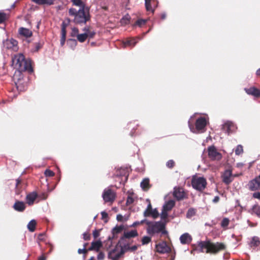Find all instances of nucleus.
Masks as SVG:
<instances>
[{"label": "nucleus", "mask_w": 260, "mask_h": 260, "mask_svg": "<svg viewBox=\"0 0 260 260\" xmlns=\"http://www.w3.org/2000/svg\"><path fill=\"white\" fill-rule=\"evenodd\" d=\"M69 15L74 16V22L76 24H85L90 19V15L87 8L83 6L78 10L75 8H70L69 10Z\"/></svg>", "instance_id": "1"}, {"label": "nucleus", "mask_w": 260, "mask_h": 260, "mask_svg": "<svg viewBox=\"0 0 260 260\" xmlns=\"http://www.w3.org/2000/svg\"><path fill=\"white\" fill-rule=\"evenodd\" d=\"M13 64L19 72H32V68L30 60L25 59L23 54L19 53L15 55L12 58Z\"/></svg>", "instance_id": "2"}, {"label": "nucleus", "mask_w": 260, "mask_h": 260, "mask_svg": "<svg viewBox=\"0 0 260 260\" xmlns=\"http://www.w3.org/2000/svg\"><path fill=\"white\" fill-rule=\"evenodd\" d=\"M146 224L148 225L147 232L150 235L160 232L163 235L167 234V232L165 230V223L161 221H150L147 220Z\"/></svg>", "instance_id": "3"}, {"label": "nucleus", "mask_w": 260, "mask_h": 260, "mask_svg": "<svg viewBox=\"0 0 260 260\" xmlns=\"http://www.w3.org/2000/svg\"><path fill=\"white\" fill-rule=\"evenodd\" d=\"M199 246L201 248L202 251L206 249V253H216L220 250L224 248V245L222 243H213L209 241H201L199 243Z\"/></svg>", "instance_id": "4"}, {"label": "nucleus", "mask_w": 260, "mask_h": 260, "mask_svg": "<svg viewBox=\"0 0 260 260\" xmlns=\"http://www.w3.org/2000/svg\"><path fill=\"white\" fill-rule=\"evenodd\" d=\"M193 117H190L188 121V126L190 131L193 133H202L205 131V127L207 125V121L205 117H200L196 120V127H194L192 122H191Z\"/></svg>", "instance_id": "5"}, {"label": "nucleus", "mask_w": 260, "mask_h": 260, "mask_svg": "<svg viewBox=\"0 0 260 260\" xmlns=\"http://www.w3.org/2000/svg\"><path fill=\"white\" fill-rule=\"evenodd\" d=\"M191 184L192 187L195 189L202 191L205 188L207 182L204 177L193 178L191 181Z\"/></svg>", "instance_id": "6"}, {"label": "nucleus", "mask_w": 260, "mask_h": 260, "mask_svg": "<svg viewBox=\"0 0 260 260\" xmlns=\"http://www.w3.org/2000/svg\"><path fill=\"white\" fill-rule=\"evenodd\" d=\"M102 198L105 203H113L116 198L115 192L110 188H105L102 193Z\"/></svg>", "instance_id": "7"}, {"label": "nucleus", "mask_w": 260, "mask_h": 260, "mask_svg": "<svg viewBox=\"0 0 260 260\" xmlns=\"http://www.w3.org/2000/svg\"><path fill=\"white\" fill-rule=\"evenodd\" d=\"M209 157L212 160H219L222 158V154L217 151L214 146H211L208 148Z\"/></svg>", "instance_id": "8"}, {"label": "nucleus", "mask_w": 260, "mask_h": 260, "mask_svg": "<svg viewBox=\"0 0 260 260\" xmlns=\"http://www.w3.org/2000/svg\"><path fill=\"white\" fill-rule=\"evenodd\" d=\"M17 44V41L14 39H7L3 41V47L6 49L17 51L18 50Z\"/></svg>", "instance_id": "9"}, {"label": "nucleus", "mask_w": 260, "mask_h": 260, "mask_svg": "<svg viewBox=\"0 0 260 260\" xmlns=\"http://www.w3.org/2000/svg\"><path fill=\"white\" fill-rule=\"evenodd\" d=\"M248 185L249 189L251 191L260 189V175L250 180Z\"/></svg>", "instance_id": "10"}, {"label": "nucleus", "mask_w": 260, "mask_h": 260, "mask_svg": "<svg viewBox=\"0 0 260 260\" xmlns=\"http://www.w3.org/2000/svg\"><path fill=\"white\" fill-rule=\"evenodd\" d=\"M156 250L159 253H166L171 251V248L166 242L159 243L155 245Z\"/></svg>", "instance_id": "11"}, {"label": "nucleus", "mask_w": 260, "mask_h": 260, "mask_svg": "<svg viewBox=\"0 0 260 260\" xmlns=\"http://www.w3.org/2000/svg\"><path fill=\"white\" fill-rule=\"evenodd\" d=\"M120 248L121 253H124L125 252L128 251L129 248V244L127 241L126 239L120 238L117 245Z\"/></svg>", "instance_id": "12"}, {"label": "nucleus", "mask_w": 260, "mask_h": 260, "mask_svg": "<svg viewBox=\"0 0 260 260\" xmlns=\"http://www.w3.org/2000/svg\"><path fill=\"white\" fill-rule=\"evenodd\" d=\"M222 129L230 135L235 131L236 126L232 121H227L222 124Z\"/></svg>", "instance_id": "13"}, {"label": "nucleus", "mask_w": 260, "mask_h": 260, "mask_svg": "<svg viewBox=\"0 0 260 260\" xmlns=\"http://www.w3.org/2000/svg\"><path fill=\"white\" fill-rule=\"evenodd\" d=\"M123 253H121V250H118V247H116L109 252L108 258L112 260H118Z\"/></svg>", "instance_id": "14"}, {"label": "nucleus", "mask_w": 260, "mask_h": 260, "mask_svg": "<svg viewBox=\"0 0 260 260\" xmlns=\"http://www.w3.org/2000/svg\"><path fill=\"white\" fill-rule=\"evenodd\" d=\"M174 197L178 201L181 200L185 198V193L183 189L180 187H175L173 192Z\"/></svg>", "instance_id": "15"}, {"label": "nucleus", "mask_w": 260, "mask_h": 260, "mask_svg": "<svg viewBox=\"0 0 260 260\" xmlns=\"http://www.w3.org/2000/svg\"><path fill=\"white\" fill-rule=\"evenodd\" d=\"M179 239L182 244H189L192 241L191 236L187 233L181 235Z\"/></svg>", "instance_id": "16"}, {"label": "nucleus", "mask_w": 260, "mask_h": 260, "mask_svg": "<svg viewBox=\"0 0 260 260\" xmlns=\"http://www.w3.org/2000/svg\"><path fill=\"white\" fill-rule=\"evenodd\" d=\"M38 197V194L36 192L33 191L28 194L26 197V201L28 205H32L34 204V201Z\"/></svg>", "instance_id": "17"}, {"label": "nucleus", "mask_w": 260, "mask_h": 260, "mask_svg": "<svg viewBox=\"0 0 260 260\" xmlns=\"http://www.w3.org/2000/svg\"><path fill=\"white\" fill-rule=\"evenodd\" d=\"M246 92L249 95H252L255 97L260 96V90L254 87L244 89Z\"/></svg>", "instance_id": "18"}, {"label": "nucleus", "mask_w": 260, "mask_h": 260, "mask_svg": "<svg viewBox=\"0 0 260 260\" xmlns=\"http://www.w3.org/2000/svg\"><path fill=\"white\" fill-rule=\"evenodd\" d=\"M232 171L231 170H226L222 176V181L226 184H230L232 181Z\"/></svg>", "instance_id": "19"}, {"label": "nucleus", "mask_w": 260, "mask_h": 260, "mask_svg": "<svg viewBox=\"0 0 260 260\" xmlns=\"http://www.w3.org/2000/svg\"><path fill=\"white\" fill-rule=\"evenodd\" d=\"M13 208L18 212H23L25 209L26 206L24 202L17 201L14 204Z\"/></svg>", "instance_id": "20"}, {"label": "nucleus", "mask_w": 260, "mask_h": 260, "mask_svg": "<svg viewBox=\"0 0 260 260\" xmlns=\"http://www.w3.org/2000/svg\"><path fill=\"white\" fill-rule=\"evenodd\" d=\"M102 246V242L100 240L92 242L91 246L88 248V250H95L98 251Z\"/></svg>", "instance_id": "21"}, {"label": "nucleus", "mask_w": 260, "mask_h": 260, "mask_svg": "<svg viewBox=\"0 0 260 260\" xmlns=\"http://www.w3.org/2000/svg\"><path fill=\"white\" fill-rule=\"evenodd\" d=\"M19 33L20 35L23 36L26 38L30 37L32 36V31L24 27H20L19 29Z\"/></svg>", "instance_id": "22"}, {"label": "nucleus", "mask_w": 260, "mask_h": 260, "mask_svg": "<svg viewBox=\"0 0 260 260\" xmlns=\"http://www.w3.org/2000/svg\"><path fill=\"white\" fill-rule=\"evenodd\" d=\"M138 235L136 230H132L131 231L124 232L123 236L121 238L125 239H129L137 236Z\"/></svg>", "instance_id": "23"}, {"label": "nucleus", "mask_w": 260, "mask_h": 260, "mask_svg": "<svg viewBox=\"0 0 260 260\" xmlns=\"http://www.w3.org/2000/svg\"><path fill=\"white\" fill-rule=\"evenodd\" d=\"M175 206V202L173 200H171L166 202L163 206V209L167 211L171 210Z\"/></svg>", "instance_id": "24"}, {"label": "nucleus", "mask_w": 260, "mask_h": 260, "mask_svg": "<svg viewBox=\"0 0 260 260\" xmlns=\"http://www.w3.org/2000/svg\"><path fill=\"white\" fill-rule=\"evenodd\" d=\"M124 229V227L123 225H120V226H115L113 229V237L111 238L110 237H109L108 239L109 240L112 241V239L114 238L115 235L120 233Z\"/></svg>", "instance_id": "25"}, {"label": "nucleus", "mask_w": 260, "mask_h": 260, "mask_svg": "<svg viewBox=\"0 0 260 260\" xmlns=\"http://www.w3.org/2000/svg\"><path fill=\"white\" fill-rule=\"evenodd\" d=\"M137 39H132L130 40H126L123 42V47H126L127 46L134 47L137 43L138 41Z\"/></svg>", "instance_id": "26"}, {"label": "nucleus", "mask_w": 260, "mask_h": 260, "mask_svg": "<svg viewBox=\"0 0 260 260\" xmlns=\"http://www.w3.org/2000/svg\"><path fill=\"white\" fill-rule=\"evenodd\" d=\"M155 0H145V5L147 11L154 13V9L151 7V3H154Z\"/></svg>", "instance_id": "27"}, {"label": "nucleus", "mask_w": 260, "mask_h": 260, "mask_svg": "<svg viewBox=\"0 0 260 260\" xmlns=\"http://www.w3.org/2000/svg\"><path fill=\"white\" fill-rule=\"evenodd\" d=\"M32 1L38 5H51L53 4L54 0H32Z\"/></svg>", "instance_id": "28"}, {"label": "nucleus", "mask_w": 260, "mask_h": 260, "mask_svg": "<svg viewBox=\"0 0 260 260\" xmlns=\"http://www.w3.org/2000/svg\"><path fill=\"white\" fill-rule=\"evenodd\" d=\"M140 186L143 190H147L149 188V180L148 178L144 179L141 182Z\"/></svg>", "instance_id": "29"}, {"label": "nucleus", "mask_w": 260, "mask_h": 260, "mask_svg": "<svg viewBox=\"0 0 260 260\" xmlns=\"http://www.w3.org/2000/svg\"><path fill=\"white\" fill-rule=\"evenodd\" d=\"M36 221L35 219L31 220L27 225L28 230L31 232H34L36 229Z\"/></svg>", "instance_id": "30"}, {"label": "nucleus", "mask_w": 260, "mask_h": 260, "mask_svg": "<svg viewBox=\"0 0 260 260\" xmlns=\"http://www.w3.org/2000/svg\"><path fill=\"white\" fill-rule=\"evenodd\" d=\"M260 245V241L259 238L256 236L253 237L250 242V245L252 246H258Z\"/></svg>", "instance_id": "31"}, {"label": "nucleus", "mask_w": 260, "mask_h": 260, "mask_svg": "<svg viewBox=\"0 0 260 260\" xmlns=\"http://www.w3.org/2000/svg\"><path fill=\"white\" fill-rule=\"evenodd\" d=\"M88 35L86 32L79 34L77 36V39L80 42H84L88 37Z\"/></svg>", "instance_id": "32"}, {"label": "nucleus", "mask_w": 260, "mask_h": 260, "mask_svg": "<svg viewBox=\"0 0 260 260\" xmlns=\"http://www.w3.org/2000/svg\"><path fill=\"white\" fill-rule=\"evenodd\" d=\"M67 45L72 49H74L77 45V41L75 39H70L67 41Z\"/></svg>", "instance_id": "33"}, {"label": "nucleus", "mask_w": 260, "mask_h": 260, "mask_svg": "<svg viewBox=\"0 0 260 260\" xmlns=\"http://www.w3.org/2000/svg\"><path fill=\"white\" fill-rule=\"evenodd\" d=\"M131 17L129 15H125L120 20V23L122 25H126L128 24L130 21Z\"/></svg>", "instance_id": "34"}, {"label": "nucleus", "mask_w": 260, "mask_h": 260, "mask_svg": "<svg viewBox=\"0 0 260 260\" xmlns=\"http://www.w3.org/2000/svg\"><path fill=\"white\" fill-rule=\"evenodd\" d=\"M230 223V220L227 217H224L222 219L221 222V226L223 229H226L227 226Z\"/></svg>", "instance_id": "35"}, {"label": "nucleus", "mask_w": 260, "mask_h": 260, "mask_svg": "<svg viewBox=\"0 0 260 260\" xmlns=\"http://www.w3.org/2000/svg\"><path fill=\"white\" fill-rule=\"evenodd\" d=\"M159 215V213L156 209H152L149 212V216H151L153 218H157Z\"/></svg>", "instance_id": "36"}, {"label": "nucleus", "mask_w": 260, "mask_h": 260, "mask_svg": "<svg viewBox=\"0 0 260 260\" xmlns=\"http://www.w3.org/2000/svg\"><path fill=\"white\" fill-rule=\"evenodd\" d=\"M252 211L253 213L260 217V206L257 205H254L252 208Z\"/></svg>", "instance_id": "37"}, {"label": "nucleus", "mask_w": 260, "mask_h": 260, "mask_svg": "<svg viewBox=\"0 0 260 260\" xmlns=\"http://www.w3.org/2000/svg\"><path fill=\"white\" fill-rule=\"evenodd\" d=\"M196 214V211L193 208H190L188 210L187 212L186 213V217L187 218H191L193 216L195 215Z\"/></svg>", "instance_id": "38"}, {"label": "nucleus", "mask_w": 260, "mask_h": 260, "mask_svg": "<svg viewBox=\"0 0 260 260\" xmlns=\"http://www.w3.org/2000/svg\"><path fill=\"white\" fill-rule=\"evenodd\" d=\"M152 206H151V204L149 203L148 205H147V208L146 209V210L144 211V216L145 217H148L149 216V212H150V211H151L152 210Z\"/></svg>", "instance_id": "39"}, {"label": "nucleus", "mask_w": 260, "mask_h": 260, "mask_svg": "<svg viewBox=\"0 0 260 260\" xmlns=\"http://www.w3.org/2000/svg\"><path fill=\"white\" fill-rule=\"evenodd\" d=\"M243 147L241 145H238L236 149H235V153L236 155H240L241 153H243Z\"/></svg>", "instance_id": "40"}, {"label": "nucleus", "mask_w": 260, "mask_h": 260, "mask_svg": "<svg viewBox=\"0 0 260 260\" xmlns=\"http://www.w3.org/2000/svg\"><path fill=\"white\" fill-rule=\"evenodd\" d=\"M7 19V16L4 12H0V24L4 22Z\"/></svg>", "instance_id": "41"}, {"label": "nucleus", "mask_w": 260, "mask_h": 260, "mask_svg": "<svg viewBox=\"0 0 260 260\" xmlns=\"http://www.w3.org/2000/svg\"><path fill=\"white\" fill-rule=\"evenodd\" d=\"M147 20V19H138L136 23V25L139 26V27H141L142 25H144Z\"/></svg>", "instance_id": "42"}, {"label": "nucleus", "mask_w": 260, "mask_h": 260, "mask_svg": "<svg viewBox=\"0 0 260 260\" xmlns=\"http://www.w3.org/2000/svg\"><path fill=\"white\" fill-rule=\"evenodd\" d=\"M79 30L76 27H73L72 29V31L71 32V36L73 37H77V36L79 34H78Z\"/></svg>", "instance_id": "43"}, {"label": "nucleus", "mask_w": 260, "mask_h": 260, "mask_svg": "<svg viewBox=\"0 0 260 260\" xmlns=\"http://www.w3.org/2000/svg\"><path fill=\"white\" fill-rule=\"evenodd\" d=\"M61 37H66V25L64 22H62L61 24Z\"/></svg>", "instance_id": "44"}, {"label": "nucleus", "mask_w": 260, "mask_h": 260, "mask_svg": "<svg viewBox=\"0 0 260 260\" xmlns=\"http://www.w3.org/2000/svg\"><path fill=\"white\" fill-rule=\"evenodd\" d=\"M73 5L79 6L81 8L83 6H85L81 0H72Z\"/></svg>", "instance_id": "45"}, {"label": "nucleus", "mask_w": 260, "mask_h": 260, "mask_svg": "<svg viewBox=\"0 0 260 260\" xmlns=\"http://www.w3.org/2000/svg\"><path fill=\"white\" fill-rule=\"evenodd\" d=\"M134 202V199L133 197V195H129L126 200V204L127 205H129L133 203Z\"/></svg>", "instance_id": "46"}, {"label": "nucleus", "mask_w": 260, "mask_h": 260, "mask_svg": "<svg viewBox=\"0 0 260 260\" xmlns=\"http://www.w3.org/2000/svg\"><path fill=\"white\" fill-rule=\"evenodd\" d=\"M151 241V238L148 236H144L142 240V244H147Z\"/></svg>", "instance_id": "47"}, {"label": "nucleus", "mask_w": 260, "mask_h": 260, "mask_svg": "<svg viewBox=\"0 0 260 260\" xmlns=\"http://www.w3.org/2000/svg\"><path fill=\"white\" fill-rule=\"evenodd\" d=\"M167 216H168V211L165 210H164L162 209L161 214H160V217H161V219H162V220L165 219L166 218H167Z\"/></svg>", "instance_id": "48"}, {"label": "nucleus", "mask_w": 260, "mask_h": 260, "mask_svg": "<svg viewBox=\"0 0 260 260\" xmlns=\"http://www.w3.org/2000/svg\"><path fill=\"white\" fill-rule=\"evenodd\" d=\"M44 174H45V176L47 177H52L54 175V172L50 170H48V169L46 170L45 171Z\"/></svg>", "instance_id": "49"}, {"label": "nucleus", "mask_w": 260, "mask_h": 260, "mask_svg": "<svg viewBox=\"0 0 260 260\" xmlns=\"http://www.w3.org/2000/svg\"><path fill=\"white\" fill-rule=\"evenodd\" d=\"M147 219H143L142 220H141L140 221H136V222H134L133 224H132V226H136L137 225H139V224H142L143 223H145L146 224L147 223Z\"/></svg>", "instance_id": "50"}, {"label": "nucleus", "mask_w": 260, "mask_h": 260, "mask_svg": "<svg viewBox=\"0 0 260 260\" xmlns=\"http://www.w3.org/2000/svg\"><path fill=\"white\" fill-rule=\"evenodd\" d=\"M174 161L173 160L171 159L167 161L166 165L167 167L169 168H172L174 166Z\"/></svg>", "instance_id": "51"}, {"label": "nucleus", "mask_w": 260, "mask_h": 260, "mask_svg": "<svg viewBox=\"0 0 260 260\" xmlns=\"http://www.w3.org/2000/svg\"><path fill=\"white\" fill-rule=\"evenodd\" d=\"M105 254L103 252H100L99 253L97 256V258L98 260H103L104 258Z\"/></svg>", "instance_id": "52"}, {"label": "nucleus", "mask_w": 260, "mask_h": 260, "mask_svg": "<svg viewBox=\"0 0 260 260\" xmlns=\"http://www.w3.org/2000/svg\"><path fill=\"white\" fill-rule=\"evenodd\" d=\"M86 245V244H84V248L83 249H78V252L79 254L85 253L87 252V250L85 249Z\"/></svg>", "instance_id": "53"}, {"label": "nucleus", "mask_w": 260, "mask_h": 260, "mask_svg": "<svg viewBox=\"0 0 260 260\" xmlns=\"http://www.w3.org/2000/svg\"><path fill=\"white\" fill-rule=\"evenodd\" d=\"M42 47L41 43H37L35 44L34 51H38Z\"/></svg>", "instance_id": "54"}, {"label": "nucleus", "mask_w": 260, "mask_h": 260, "mask_svg": "<svg viewBox=\"0 0 260 260\" xmlns=\"http://www.w3.org/2000/svg\"><path fill=\"white\" fill-rule=\"evenodd\" d=\"M102 219H104L107 218L108 217V215L107 213L105 211L101 212Z\"/></svg>", "instance_id": "55"}, {"label": "nucleus", "mask_w": 260, "mask_h": 260, "mask_svg": "<svg viewBox=\"0 0 260 260\" xmlns=\"http://www.w3.org/2000/svg\"><path fill=\"white\" fill-rule=\"evenodd\" d=\"M93 236L94 238H96L98 237L99 236L100 233L99 232L96 230L93 231Z\"/></svg>", "instance_id": "56"}, {"label": "nucleus", "mask_w": 260, "mask_h": 260, "mask_svg": "<svg viewBox=\"0 0 260 260\" xmlns=\"http://www.w3.org/2000/svg\"><path fill=\"white\" fill-rule=\"evenodd\" d=\"M253 197L255 199H260V192H256L253 193Z\"/></svg>", "instance_id": "57"}, {"label": "nucleus", "mask_w": 260, "mask_h": 260, "mask_svg": "<svg viewBox=\"0 0 260 260\" xmlns=\"http://www.w3.org/2000/svg\"><path fill=\"white\" fill-rule=\"evenodd\" d=\"M66 37H61L60 39V45L61 46H63L66 42Z\"/></svg>", "instance_id": "58"}, {"label": "nucleus", "mask_w": 260, "mask_h": 260, "mask_svg": "<svg viewBox=\"0 0 260 260\" xmlns=\"http://www.w3.org/2000/svg\"><path fill=\"white\" fill-rule=\"evenodd\" d=\"M138 248V246H136V245H134V246H129V248L128 249V250L129 251H135L136 250H137Z\"/></svg>", "instance_id": "59"}, {"label": "nucleus", "mask_w": 260, "mask_h": 260, "mask_svg": "<svg viewBox=\"0 0 260 260\" xmlns=\"http://www.w3.org/2000/svg\"><path fill=\"white\" fill-rule=\"evenodd\" d=\"M89 235L86 233L83 234V238L85 240H88L89 239Z\"/></svg>", "instance_id": "60"}, {"label": "nucleus", "mask_w": 260, "mask_h": 260, "mask_svg": "<svg viewBox=\"0 0 260 260\" xmlns=\"http://www.w3.org/2000/svg\"><path fill=\"white\" fill-rule=\"evenodd\" d=\"M45 235L43 234H40L38 236V239L40 241L44 240Z\"/></svg>", "instance_id": "61"}, {"label": "nucleus", "mask_w": 260, "mask_h": 260, "mask_svg": "<svg viewBox=\"0 0 260 260\" xmlns=\"http://www.w3.org/2000/svg\"><path fill=\"white\" fill-rule=\"evenodd\" d=\"M116 219L118 221H121L123 219V216L121 214H118L116 216Z\"/></svg>", "instance_id": "62"}, {"label": "nucleus", "mask_w": 260, "mask_h": 260, "mask_svg": "<svg viewBox=\"0 0 260 260\" xmlns=\"http://www.w3.org/2000/svg\"><path fill=\"white\" fill-rule=\"evenodd\" d=\"M219 200V197L218 196H215L214 199H213V202L216 203H217Z\"/></svg>", "instance_id": "63"}, {"label": "nucleus", "mask_w": 260, "mask_h": 260, "mask_svg": "<svg viewBox=\"0 0 260 260\" xmlns=\"http://www.w3.org/2000/svg\"><path fill=\"white\" fill-rule=\"evenodd\" d=\"M38 260H46V257L42 255L39 258Z\"/></svg>", "instance_id": "64"}]
</instances>
